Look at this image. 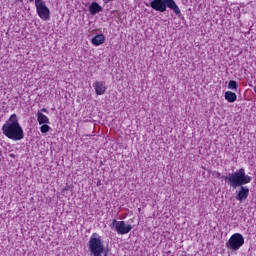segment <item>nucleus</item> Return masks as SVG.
I'll use <instances>...</instances> for the list:
<instances>
[{
	"mask_svg": "<svg viewBox=\"0 0 256 256\" xmlns=\"http://www.w3.org/2000/svg\"><path fill=\"white\" fill-rule=\"evenodd\" d=\"M2 132L5 137H8V139H12V141H21V139L25 137L23 128L19 124V120H17L16 114H12L10 118L6 121V123L2 127Z\"/></svg>",
	"mask_w": 256,
	"mask_h": 256,
	"instance_id": "f257e3e1",
	"label": "nucleus"
},
{
	"mask_svg": "<svg viewBox=\"0 0 256 256\" xmlns=\"http://www.w3.org/2000/svg\"><path fill=\"white\" fill-rule=\"evenodd\" d=\"M226 183L232 189H237V187H242V185H247L251 183V177L245 174V169L241 168L234 173H230L224 177Z\"/></svg>",
	"mask_w": 256,
	"mask_h": 256,
	"instance_id": "f03ea898",
	"label": "nucleus"
},
{
	"mask_svg": "<svg viewBox=\"0 0 256 256\" xmlns=\"http://www.w3.org/2000/svg\"><path fill=\"white\" fill-rule=\"evenodd\" d=\"M150 6L155 11H160V13L167 11L168 7L169 9H172L176 15H181V9H179V6H177L175 0H153L150 3Z\"/></svg>",
	"mask_w": 256,
	"mask_h": 256,
	"instance_id": "7ed1b4c3",
	"label": "nucleus"
},
{
	"mask_svg": "<svg viewBox=\"0 0 256 256\" xmlns=\"http://www.w3.org/2000/svg\"><path fill=\"white\" fill-rule=\"evenodd\" d=\"M89 250L93 256H107L105 251V244L101 240V237L94 233L89 240Z\"/></svg>",
	"mask_w": 256,
	"mask_h": 256,
	"instance_id": "20e7f679",
	"label": "nucleus"
},
{
	"mask_svg": "<svg viewBox=\"0 0 256 256\" xmlns=\"http://www.w3.org/2000/svg\"><path fill=\"white\" fill-rule=\"evenodd\" d=\"M245 244V238L240 233L233 234L228 242L226 243V247L228 249H232V251H238Z\"/></svg>",
	"mask_w": 256,
	"mask_h": 256,
	"instance_id": "39448f33",
	"label": "nucleus"
},
{
	"mask_svg": "<svg viewBox=\"0 0 256 256\" xmlns=\"http://www.w3.org/2000/svg\"><path fill=\"white\" fill-rule=\"evenodd\" d=\"M35 7H36L38 17H40V19H43V21H48L51 15V11H49V7H47V4H45V1L35 0Z\"/></svg>",
	"mask_w": 256,
	"mask_h": 256,
	"instance_id": "423d86ee",
	"label": "nucleus"
},
{
	"mask_svg": "<svg viewBox=\"0 0 256 256\" xmlns=\"http://www.w3.org/2000/svg\"><path fill=\"white\" fill-rule=\"evenodd\" d=\"M112 225L119 235H127V233H130L131 229H133V226L125 223V221L113 220Z\"/></svg>",
	"mask_w": 256,
	"mask_h": 256,
	"instance_id": "0eeeda50",
	"label": "nucleus"
},
{
	"mask_svg": "<svg viewBox=\"0 0 256 256\" xmlns=\"http://www.w3.org/2000/svg\"><path fill=\"white\" fill-rule=\"evenodd\" d=\"M249 197V188L241 186L236 196L237 201H245Z\"/></svg>",
	"mask_w": 256,
	"mask_h": 256,
	"instance_id": "6e6552de",
	"label": "nucleus"
},
{
	"mask_svg": "<svg viewBox=\"0 0 256 256\" xmlns=\"http://www.w3.org/2000/svg\"><path fill=\"white\" fill-rule=\"evenodd\" d=\"M93 87L96 91V95H103L105 91H107V87H105V82L96 81L93 84Z\"/></svg>",
	"mask_w": 256,
	"mask_h": 256,
	"instance_id": "1a4fd4ad",
	"label": "nucleus"
},
{
	"mask_svg": "<svg viewBox=\"0 0 256 256\" xmlns=\"http://www.w3.org/2000/svg\"><path fill=\"white\" fill-rule=\"evenodd\" d=\"M36 117L39 125H49V117L45 116L41 111L37 112Z\"/></svg>",
	"mask_w": 256,
	"mask_h": 256,
	"instance_id": "9d476101",
	"label": "nucleus"
},
{
	"mask_svg": "<svg viewBox=\"0 0 256 256\" xmlns=\"http://www.w3.org/2000/svg\"><path fill=\"white\" fill-rule=\"evenodd\" d=\"M93 45L99 46L105 43V35L98 34L94 38H92Z\"/></svg>",
	"mask_w": 256,
	"mask_h": 256,
	"instance_id": "9b49d317",
	"label": "nucleus"
},
{
	"mask_svg": "<svg viewBox=\"0 0 256 256\" xmlns=\"http://www.w3.org/2000/svg\"><path fill=\"white\" fill-rule=\"evenodd\" d=\"M101 9H102L101 6L97 2H93L89 6V11H90L91 15H97V13H99V11H101Z\"/></svg>",
	"mask_w": 256,
	"mask_h": 256,
	"instance_id": "f8f14e48",
	"label": "nucleus"
},
{
	"mask_svg": "<svg viewBox=\"0 0 256 256\" xmlns=\"http://www.w3.org/2000/svg\"><path fill=\"white\" fill-rule=\"evenodd\" d=\"M225 99L229 103H235V101H237V94H235V92L232 91H227L225 92Z\"/></svg>",
	"mask_w": 256,
	"mask_h": 256,
	"instance_id": "ddd939ff",
	"label": "nucleus"
},
{
	"mask_svg": "<svg viewBox=\"0 0 256 256\" xmlns=\"http://www.w3.org/2000/svg\"><path fill=\"white\" fill-rule=\"evenodd\" d=\"M51 127H49L48 124H42V126L40 127V131L41 133H49Z\"/></svg>",
	"mask_w": 256,
	"mask_h": 256,
	"instance_id": "4468645a",
	"label": "nucleus"
},
{
	"mask_svg": "<svg viewBox=\"0 0 256 256\" xmlns=\"http://www.w3.org/2000/svg\"><path fill=\"white\" fill-rule=\"evenodd\" d=\"M228 89L235 90L237 89V82L235 80H231L228 83Z\"/></svg>",
	"mask_w": 256,
	"mask_h": 256,
	"instance_id": "2eb2a0df",
	"label": "nucleus"
},
{
	"mask_svg": "<svg viewBox=\"0 0 256 256\" xmlns=\"http://www.w3.org/2000/svg\"><path fill=\"white\" fill-rule=\"evenodd\" d=\"M41 111L44 112V113H47V109L46 108H43Z\"/></svg>",
	"mask_w": 256,
	"mask_h": 256,
	"instance_id": "dca6fc26",
	"label": "nucleus"
},
{
	"mask_svg": "<svg viewBox=\"0 0 256 256\" xmlns=\"http://www.w3.org/2000/svg\"><path fill=\"white\" fill-rule=\"evenodd\" d=\"M30 1V3H33V0H29Z\"/></svg>",
	"mask_w": 256,
	"mask_h": 256,
	"instance_id": "f3484780",
	"label": "nucleus"
}]
</instances>
